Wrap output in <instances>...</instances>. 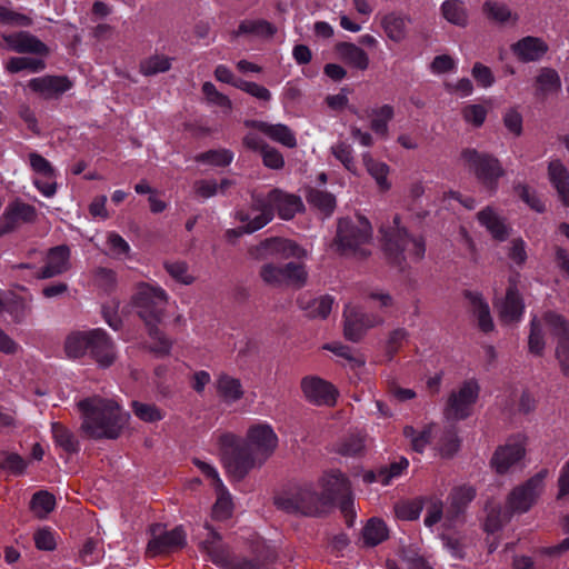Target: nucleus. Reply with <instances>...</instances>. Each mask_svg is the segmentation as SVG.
<instances>
[{"label": "nucleus", "mask_w": 569, "mask_h": 569, "mask_svg": "<svg viewBox=\"0 0 569 569\" xmlns=\"http://www.w3.org/2000/svg\"><path fill=\"white\" fill-rule=\"evenodd\" d=\"M548 469H541L523 485L512 489L507 498V507L512 512H527L537 501L545 487Z\"/></svg>", "instance_id": "nucleus-11"}, {"label": "nucleus", "mask_w": 569, "mask_h": 569, "mask_svg": "<svg viewBox=\"0 0 569 569\" xmlns=\"http://www.w3.org/2000/svg\"><path fill=\"white\" fill-rule=\"evenodd\" d=\"M407 337L408 332L403 328H397L390 332L386 343V355L388 360H392L393 357L399 352Z\"/></svg>", "instance_id": "nucleus-63"}, {"label": "nucleus", "mask_w": 569, "mask_h": 569, "mask_svg": "<svg viewBox=\"0 0 569 569\" xmlns=\"http://www.w3.org/2000/svg\"><path fill=\"white\" fill-rule=\"evenodd\" d=\"M512 53L522 63L540 61L549 51L548 43L539 37L527 36L510 47Z\"/></svg>", "instance_id": "nucleus-22"}, {"label": "nucleus", "mask_w": 569, "mask_h": 569, "mask_svg": "<svg viewBox=\"0 0 569 569\" xmlns=\"http://www.w3.org/2000/svg\"><path fill=\"white\" fill-rule=\"evenodd\" d=\"M82 422L80 430L90 439H118L129 420V413L111 399L99 396L78 402Z\"/></svg>", "instance_id": "nucleus-1"}, {"label": "nucleus", "mask_w": 569, "mask_h": 569, "mask_svg": "<svg viewBox=\"0 0 569 569\" xmlns=\"http://www.w3.org/2000/svg\"><path fill=\"white\" fill-rule=\"evenodd\" d=\"M306 199L311 207L318 209L325 217L331 216L336 208V198L328 191L310 188Z\"/></svg>", "instance_id": "nucleus-42"}, {"label": "nucleus", "mask_w": 569, "mask_h": 569, "mask_svg": "<svg viewBox=\"0 0 569 569\" xmlns=\"http://www.w3.org/2000/svg\"><path fill=\"white\" fill-rule=\"evenodd\" d=\"M372 117L370 122V129L378 136L387 138L389 134V121L395 116L393 107L390 104H383L380 108L373 109L370 113Z\"/></svg>", "instance_id": "nucleus-43"}, {"label": "nucleus", "mask_w": 569, "mask_h": 569, "mask_svg": "<svg viewBox=\"0 0 569 569\" xmlns=\"http://www.w3.org/2000/svg\"><path fill=\"white\" fill-rule=\"evenodd\" d=\"M247 127L257 129L270 140L282 144L283 147L293 149L297 147V139L293 131L286 124H271L260 120H251L246 122Z\"/></svg>", "instance_id": "nucleus-28"}, {"label": "nucleus", "mask_w": 569, "mask_h": 569, "mask_svg": "<svg viewBox=\"0 0 569 569\" xmlns=\"http://www.w3.org/2000/svg\"><path fill=\"white\" fill-rule=\"evenodd\" d=\"M336 52L349 66L361 71L369 67V57L363 49L351 42H338L335 46Z\"/></svg>", "instance_id": "nucleus-33"}, {"label": "nucleus", "mask_w": 569, "mask_h": 569, "mask_svg": "<svg viewBox=\"0 0 569 569\" xmlns=\"http://www.w3.org/2000/svg\"><path fill=\"white\" fill-rule=\"evenodd\" d=\"M3 40L10 50L17 53H30L42 58L50 54L49 47L36 36L27 31L3 36Z\"/></svg>", "instance_id": "nucleus-23"}, {"label": "nucleus", "mask_w": 569, "mask_h": 569, "mask_svg": "<svg viewBox=\"0 0 569 569\" xmlns=\"http://www.w3.org/2000/svg\"><path fill=\"white\" fill-rule=\"evenodd\" d=\"M243 440L264 462L271 457L278 445V437L272 428L261 423L251 426Z\"/></svg>", "instance_id": "nucleus-16"}, {"label": "nucleus", "mask_w": 569, "mask_h": 569, "mask_svg": "<svg viewBox=\"0 0 569 569\" xmlns=\"http://www.w3.org/2000/svg\"><path fill=\"white\" fill-rule=\"evenodd\" d=\"M479 222L499 241L508 237V228L503 220L489 207L478 212Z\"/></svg>", "instance_id": "nucleus-38"}, {"label": "nucleus", "mask_w": 569, "mask_h": 569, "mask_svg": "<svg viewBox=\"0 0 569 569\" xmlns=\"http://www.w3.org/2000/svg\"><path fill=\"white\" fill-rule=\"evenodd\" d=\"M325 499L311 485H303L277 496L274 505L289 513L317 517L328 508Z\"/></svg>", "instance_id": "nucleus-9"}, {"label": "nucleus", "mask_w": 569, "mask_h": 569, "mask_svg": "<svg viewBox=\"0 0 569 569\" xmlns=\"http://www.w3.org/2000/svg\"><path fill=\"white\" fill-rule=\"evenodd\" d=\"M47 67V63L41 58H30V57H12L8 60L6 64L7 71L10 73H17L22 70H29L31 72H40L43 71Z\"/></svg>", "instance_id": "nucleus-45"}, {"label": "nucleus", "mask_w": 569, "mask_h": 569, "mask_svg": "<svg viewBox=\"0 0 569 569\" xmlns=\"http://www.w3.org/2000/svg\"><path fill=\"white\" fill-rule=\"evenodd\" d=\"M548 179L565 207H569V170L561 160H551L548 163Z\"/></svg>", "instance_id": "nucleus-30"}, {"label": "nucleus", "mask_w": 569, "mask_h": 569, "mask_svg": "<svg viewBox=\"0 0 569 569\" xmlns=\"http://www.w3.org/2000/svg\"><path fill=\"white\" fill-rule=\"evenodd\" d=\"M388 538L389 529L387 523L380 518H370L362 529V539L367 547H376Z\"/></svg>", "instance_id": "nucleus-37"}, {"label": "nucleus", "mask_w": 569, "mask_h": 569, "mask_svg": "<svg viewBox=\"0 0 569 569\" xmlns=\"http://www.w3.org/2000/svg\"><path fill=\"white\" fill-rule=\"evenodd\" d=\"M526 455V448L520 442H507L499 446L493 452L490 466L499 475H505L518 463Z\"/></svg>", "instance_id": "nucleus-25"}, {"label": "nucleus", "mask_w": 569, "mask_h": 569, "mask_svg": "<svg viewBox=\"0 0 569 569\" xmlns=\"http://www.w3.org/2000/svg\"><path fill=\"white\" fill-rule=\"evenodd\" d=\"M300 388L306 400L316 406L333 407L339 395L331 382L317 376L303 377Z\"/></svg>", "instance_id": "nucleus-15"}, {"label": "nucleus", "mask_w": 569, "mask_h": 569, "mask_svg": "<svg viewBox=\"0 0 569 569\" xmlns=\"http://www.w3.org/2000/svg\"><path fill=\"white\" fill-rule=\"evenodd\" d=\"M381 241L385 254L388 261L403 269L406 262V252L409 258L420 261L426 253V242L423 237L410 236L407 230L401 227V218L395 214L392 222L388 226H381Z\"/></svg>", "instance_id": "nucleus-4"}, {"label": "nucleus", "mask_w": 569, "mask_h": 569, "mask_svg": "<svg viewBox=\"0 0 569 569\" xmlns=\"http://www.w3.org/2000/svg\"><path fill=\"white\" fill-rule=\"evenodd\" d=\"M259 276L264 284L272 288H282L281 264L273 262L263 263L259 270Z\"/></svg>", "instance_id": "nucleus-59"}, {"label": "nucleus", "mask_w": 569, "mask_h": 569, "mask_svg": "<svg viewBox=\"0 0 569 569\" xmlns=\"http://www.w3.org/2000/svg\"><path fill=\"white\" fill-rule=\"evenodd\" d=\"M331 152L348 171L352 173L356 172L357 167L352 154V148L350 144L346 142H338L337 144L331 147Z\"/></svg>", "instance_id": "nucleus-61"}, {"label": "nucleus", "mask_w": 569, "mask_h": 569, "mask_svg": "<svg viewBox=\"0 0 569 569\" xmlns=\"http://www.w3.org/2000/svg\"><path fill=\"white\" fill-rule=\"evenodd\" d=\"M219 447L223 467L234 481L243 480L252 469L264 463L242 438L231 432L219 437Z\"/></svg>", "instance_id": "nucleus-6"}, {"label": "nucleus", "mask_w": 569, "mask_h": 569, "mask_svg": "<svg viewBox=\"0 0 569 569\" xmlns=\"http://www.w3.org/2000/svg\"><path fill=\"white\" fill-rule=\"evenodd\" d=\"M525 305L522 298L518 291L517 284L510 281L506 292L503 302L499 311L500 320L510 323L520 320L523 313Z\"/></svg>", "instance_id": "nucleus-31"}, {"label": "nucleus", "mask_w": 569, "mask_h": 569, "mask_svg": "<svg viewBox=\"0 0 569 569\" xmlns=\"http://www.w3.org/2000/svg\"><path fill=\"white\" fill-rule=\"evenodd\" d=\"M326 505L329 507L338 497L350 493L351 487L348 478L340 470H330L320 480Z\"/></svg>", "instance_id": "nucleus-27"}, {"label": "nucleus", "mask_w": 569, "mask_h": 569, "mask_svg": "<svg viewBox=\"0 0 569 569\" xmlns=\"http://www.w3.org/2000/svg\"><path fill=\"white\" fill-rule=\"evenodd\" d=\"M543 320L550 333L558 339L556 357L563 375L569 378V322L565 317L552 311L546 312Z\"/></svg>", "instance_id": "nucleus-14"}, {"label": "nucleus", "mask_w": 569, "mask_h": 569, "mask_svg": "<svg viewBox=\"0 0 569 569\" xmlns=\"http://www.w3.org/2000/svg\"><path fill=\"white\" fill-rule=\"evenodd\" d=\"M70 248L66 244L50 248L46 264L36 274L37 279H50L67 272L70 268Z\"/></svg>", "instance_id": "nucleus-24"}, {"label": "nucleus", "mask_w": 569, "mask_h": 569, "mask_svg": "<svg viewBox=\"0 0 569 569\" xmlns=\"http://www.w3.org/2000/svg\"><path fill=\"white\" fill-rule=\"evenodd\" d=\"M36 207L20 200L10 203L0 217V237L12 232L20 222L32 223L37 220Z\"/></svg>", "instance_id": "nucleus-18"}, {"label": "nucleus", "mask_w": 569, "mask_h": 569, "mask_svg": "<svg viewBox=\"0 0 569 569\" xmlns=\"http://www.w3.org/2000/svg\"><path fill=\"white\" fill-rule=\"evenodd\" d=\"M277 33V28L267 20H243L240 22L238 30L232 32V37L240 34H256L264 38H272Z\"/></svg>", "instance_id": "nucleus-40"}, {"label": "nucleus", "mask_w": 569, "mask_h": 569, "mask_svg": "<svg viewBox=\"0 0 569 569\" xmlns=\"http://www.w3.org/2000/svg\"><path fill=\"white\" fill-rule=\"evenodd\" d=\"M372 237V228L369 220L362 216L356 219L341 218L338 221L337 233L332 246L341 254L352 253L359 258H367L370 251L365 248Z\"/></svg>", "instance_id": "nucleus-7"}, {"label": "nucleus", "mask_w": 569, "mask_h": 569, "mask_svg": "<svg viewBox=\"0 0 569 569\" xmlns=\"http://www.w3.org/2000/svg\"><path fill=\"white\" fill-rule=\"evenodd\" d=\"M32 296L22 297L14 291L0 290V313L7 312L17 325L24 322L32 312Z\"/></svg>", "instance_id": "nucleus-20"}, {"label": "nucleus", "mask_w": 569, "mask_h": 569, "mask_svg": "<svg viewBox=\"0 0 569 569\" xmlns=\"http://www.w3.org/2000/svg\"><path fill=\"white\" fill-rule=\"evenodd\" d=\"M299 303L306 310L307 317L326 319L331 312L333 299L330 296H322L307 302L299 300Z\"/></svg>", "instance_id": "nucleus-44"}, {"label": "nucleus", "mask_w": 569, "mask_h": 569, "mask_svg": "<svg viewBox=\"0 0 569 569\" xmlns=\"http://www.w3.org/2000/svg\"><path fill=\"white\" fill-rule=\"evenodd\" d=\"M166 271L178 282L191 284L194 277L189 273L188 263L184 261H167L163 264Z\"/></svg>", "instance_id": "nucleus-60"}, {"label": "nucleus", "mask_w": 569, "mask_h": 569, "mask_svg": "<svg viewBox=\"0 0 569 569\" xmlns=\"http://www.w3.org/2000/svg\"><path fill=\"white\" fill-rule=\"evenodd\" d=\"M167 302L168 296L163 289L146 282L139 283L131 297V305L144 322L149 336L157 340V343L150 347V351L159 357L169 356L172 348V342L158 327L162 320Z\"/></svg>", "instance_id": "nucleus-2"}, {"label": "nucleus", "mask_w": 569, "mask_h": 569, "mask_svg": "<svg viewBox=\"0 0 569 569\" xmlns=\"http://www.w3.org/2000/svg\"><path fill=\"white\" fill-rule=\"evenodd\" d=\"M218 498L212 507V517L217 520H226L231 517L233 503L230 495L222 485V488H216Z\"/></svg>", "instance_id": "nucleus-54"}, {"label": "nucleus", "mask_w": 569, "mask_h": 569, "mask_svg": "<svg viewBox=\"0 0 569 569\" xmlns=\"http://www.w3.org/2000/svg\"><path fill=\"white\" fill-rule=\"evenodd\" d=\"M207 528L210 529L209 538L201 542V549L210 557L213 563L229 569L234 556L229 547L221 542L220 533L209 526Z\"/></svg>", "instance_id": "nucleus-29"}, {"label": "nucleus", "mask_w": 569, "mask_h": 569, "mask_svg": "<svg viewBox=\"0 0 569 569\" xmlns=\"http://www.w3.org/2000/svg\"><path fill=\"white\" fill-rule=\"evenodd\" d=\"M305 206L299 196L287 193L281 189L273 188L268 193L251 194L250 211L258 212L251 230H260L268 224L278 213L282 220H291L298 212L303 211Z\"/></svg>", "instance_id": "nucleus-5"}, {"label": "nucleus", "mask_w": 569, "mask_h": 569, "mask_svg": "<svg viewBox=\"0 0 569 569\" xmlns=\"http://www.w3.org/2000/svg\"><path fill=\"white\" fill-rule=\"evenodd\" d=\"M69 358L79 359L87 352L100 368H109L117 360L114 341L103 329H91L69 335L64 342Z\"/></svg>", "instance_id": "nucleus-3"}, {"label": "nucleus", "mask_w": 569, "mask_h": 569, "mask_svg": "<svg viewBox=\"0 0 569 569\" xmlns=\"http://www.w3.org/2000/svg\"><path fill=\"white\" fill-rule=\"evenodd\" d=\"M171 68V59L163 54H154L143 59L139 64V70L143 76H153L159 72H166Z\"/></svg>", "instance_id": "nucleus-50"}, {"label": "nucleus", "mask_w": 569, "mask_h": 569, "mask_svg": "<svg viewBox=\"0 0 569 569\" xmlns=\"http://www.w3.org/2000/svg\"><path fill=\"white\" fill-rule=\"evenodd\" d=\"M487 109L482 104H468L462 109L465 121L479 128L483 124L487 117Z\"/></svg>", "instance_id": "nucleus-64"}, {"label": "nucleus", "mask_w": 569, "mask_h": 569, "mask_svg": "<svg viewBox=\"0 0 569 569\" xmlns=\"http://www.w3.org/2000/svg\"><path fill=\"white\" fill-rule=\"evenodd\" d=\"M383 319L375 313H366L357 307L347 306L343 311V337L352 342H359L366 332L382 325Z\"/></svg>", "instance_id": "nucleus-13"}, {"label": "nucleus", "mask_w": 569, "mask_h": 569, "mask_svg": "<svg viewBox=\"0 0 569 569\" xmlns=\"http://www.w3.org/2000/svg\"><path fill=\"white\" fill-rule=\"evenodd\" d=\"M463 296L469 300L472 307V313L478 319L479 329L485 332H491L495 328L488 303L483 300L481 293L465 290Z\"/></svg>", "instance_id": "nucleus-32"}, {"label": "nucleus", "mask_w": 569, "mask_h": 569, "mask_svg": "<svg viewBox=\"0 0 569 569\" xmlns=\"http://www.w3.org/2000/svg\"><path fill=\"white\" fill-rule=\"evenodd\" d=\"M161 530L162 526L160 523H154L150 527L152 538L147 545L146 557L154 558L186 546V533L181 527H176L170 531Z\"/></svg>", "instance_id": "nucleus-12"}, {"label": "nucleus", "mask_w": 569, "mask_h": 569, "mask_svg": "<svg viewBox=\"0 0 569 569\" xmlns=\"http://www.w3.org/2000/svg\"><path fill=\"white\" fill-rule=\"evenodd\" d=\"M529 352L535 356H542L545 350V339L540 320L533 317L530 321V332L528 337Z\"/></svg>", "instance_id": "nucleus-55"}, {"label": "nucleus", "mask_w": 569, "mask_h": 569, "mask_svg": "<svg viewBox=\"0 0 569 569\" xmlns=\"http://www.w3.org/2000/svg\"><path fill=\"white\" fill-rule=\"evenodd\" d=\"M409 22V18L391 12L382 17L381 27L390 40L401 42L407 37V24Z\"/></svg>", "instance_id": "nucleus-35"}, {"label": "nucleus", "mask_w": 569, "mask_h": 569, "mask_svg": "<svg viewBox=\"0 0 569 569\" xmlns=\"http://www.w3.org/2000/svg\"><path fill=\"white\" fill-rule=\"evenodd\" d=\"M366 449V435L357 432L347 436L338 448V453L341 456H360Z\"/></svg>", "instance_id": "nucleus-51"}, {"label": "nucleus", "mask_w": 569, "mask_h": 569, "mask_svg": "<svg viewBox=\"0 0 569 569\" xmlns=\"http://www.w3.org/2000/svg\"><path fill=\"white\" fill-rule=\"evenodd\" d=\"M533 97L545 102L550 96L561 91L562 82L558 71L551 67H541L532 81Z\"/></svg>", "instance_id": "nucleus-21"}, {"label": "nucleus", "mask_w": 569, "mask_h": 569, "mask_svg": "<svg viewBox=\"0 0 569 569\" xmlns=\"http://www.w3.org/2000/svg\"><path fill=\"white\" fill-rule=\"evenodd\" d=\"M461 439L455 427L446 429L439 440V452L442 458H452L460 449Z\"/></svg>", "instance_id": "nucleus-52"}, {"label": "nucleus", "mask_w": 569, "mask_h": 569, "mask_svg": "<svg viewBox=\"0 0 569 569\" xmlns=\"http://www.w3.org/2000/svg\"><path fill=\"white\" fill-rule=\"evenodd\" d=\"M426 503L425 497L400 500L393 506L395 516L402 521H413L420 517Z\"/></svg>", "instance_id": "nucleus-41"}, {"label": "nucleus", "mask_w": 569, "mask_h": 569, "mask_svg": "<svg viewBox=\"0 0 569 569\" xmlns=\"http://www.w3.org/2000/svg\"><path fill=\"white\" fill-rule=\"evenodd\" d=\"M460 160L489 193H496L499 180L506 174L501 161L496 156L475 148H465L460 152Z\"/></svg>", "instance_id": "nucleus-8"}, {"label": "nucleus", "mask_w": 569, "mask_h": 569, "mask_svg": "<svg viewBox=\"0 0 569 569\" xmlns=\"http://www.w3.org/2000/svg\"><path fill=\"white\" fill-rule=\"evenodd\" d=\"M477 490L471 485H460L453 487L448 496L449 506L447 518L450 521L459 519L465 515L470 502L476 498Z\"/></svg>", "instance_id": "nucleus-26"}, {"label": "nucleus", "mask_w": 569, "mask_h": 569, "mask_svg": "<svg viewBox=\"0 0 569 569\" xmlns=\"http://www.w3.org/2000/svg\"><path fill=\"white\" fill-rule=\"evenodd\" d=\"M51 432L54 443L68 455L78 453L80 442L72 430L61 422L51 423Z\"/></svg>", "instance_id": "nucleus-36"}, {"label": "nucleus", "mask_w": 569, "mask_h": 569, "mask_svg": "<svg viewBox=\"0 0 569 569\" xmlns=\"http://www.w3.org/2000/svg\"><path fill=\"white\" fill-rule=\"evenodd\" d=\"M260 257L289 259L305 257L307 251L302 249L297 242L284 238H268L263 240L259 248Z\"/></svg>", "instance_id": "nucleus-19"}, {"label": "nucleus", "mask_w": 569, "mask_h": 569, "mask_svg": "<svg viewBox=\"0 0 569 569\" xmlns=\"http://www.w3.org/2000/svg\"><path fill=\"white\" fill-rule=\"evenodd\" d=\"M132 412L143 422L152 423L163 419V411L154 403H144L140 401L131 402Z\"/></svg>", "instance_id": "nucleus-53"}, {"label": "nucleus", "mask_w": 569, "mask_h": 569, "mask_svg": "<svg viewBox=\"0 0 569 569\" xmlns=\"http://www.w3.org/2000/svg\"><path fill=\"white\" fill-rule=\"evenodd\" d=\"M0 468L14 476H20L26 471L27 462L16 452L0 451Z\"/></svg>", "instance_id": "nucleus-56"}, {"label": "nucleus", "mask_w": 569, "mask_h": 569, "mask_svg": "<svg viewBox=\"0 0 569 569\" xmlns=\"http://www.w3.org/2000/svg\"><path fill=\"white\" fill-rule=\"evenodd\" d=\"M72 86L73 82L68 76L46 74L28 82V88L44 100L59 99Z\"/></svg>", "instance_id": "nucleus-17"}, {"label": "nucleus", "mask_w": 569, "mask_h": 569, "mask_svg": "<svg viewBox=\"0 0 569 569\" xmlns=\"http://www.w3.org/2000/svg\"><path fill=\"white\" fill-rule=\"evenodd\" d=\"M363 164L371 177L375 178L381 189H389L387 177L389 173V167L380 161L375 160L369 153L362 156Z\"/></svg>", "instance_id": "nucleus-47"}, {"label": "nucleus", "mask_w": 569, "mask_h": 569, "mask_svg": "<svg viewBox=\"0 0 569 569\" xmlns=\"http://www.w3.org/2000/svg\"><path fill=\"white\" fill-rule=\"evenodd\" d=\"M409 466L407 458L401 457L389 466L380 467V483L387 486L393 478L399 477Z\"/></svg>", "instance_id": "nucleus-62"}, {"label": "nucleus", "mask_w": 569, "mask_h": 569, "mask_svg": "<svg viewBox=\"0 0 569 569\" xmlns=\"http://www.w3.org/2000/svg\"><path fill=\"white\" fill-rule=\"evenodd\" d=\"M54 507V496L46 490L36 492L30 501L31 511L40 519L46 518Z\"/></svg>", "instance_id": "nucleus-46"}, {"label": "nucleus", "mask_w": 569, "mask_h": 569, "mask_svg": "<svg viewBox=\"0 0 569 569\" xmlns=\"http://www.w3.org/2000/svg\"><path fill=\"white\" fill-rule=\"evenodd\" d=\"M282 273V288L291 287L295 289L302 288L308 280V272L306 266L299 262H288L281 264Z\"/></svg>", "instance_id": "nucleus-39"}, {"label": "nucleus", "mask_w": 569, "mask_h": 569, "mask_svg": "<svg viewBox=\"0 0 569 569\" xmlns=\"http://www.w3.org/2000/svg\"><path fill=\"white\" fill-rule=\"evenodd\" d=\"M250 552L252 558L266 568L277 559V552L262 538H256L250 541Z\"/></svg>", "instance_id": "nucleus-48"}, {"label": "nucleus", "mask_w": 569, "mask_h": 569, "mask_svg": "<svg viewBox=\"0 0 569 569\" xmlns=\"http://www.w3.org/2000/svg\"><path fill=\"white\" fill-rule=\"evenodd\" d=\"M216 388L218 396L227 403L239 401L244 395L241 381L227 373L219 375Z\"/></svg>", "instance_id": "nucleus-34"}, {"label": "nucleus", "mask_w": 569, "mask_h": 569, "mask_svg": "<svg viewBox=\"0 0 569 569\" xmlns=\"http://www.w3.org/2000/svg\"><path fill=\"white\" fill-rule=\"evenodd\" d=\"M480 386L476 379H468L462 382L458 390L451 391L448 397L443 415L447 420L459 421L467 419L472 407L477 402Z\"/></svg>", "instance_id": "nucleus-10"}, {"label": "nucleus", "mask_w": 569, "mask_h": 569, "mask_svg": "<svg viewBox=\"0 0 569 569\" xmlns=\"http://www.w3.org/2000/svg\"><path fill=\"white\" fill-rule=\"evenodd\" d=\"M483 13L486 17L498 23H506L513 18L517 21V16H512L509 7L498 1H486L482 6Z\"/></svg>", "instance_id": "nucleus-49"}, {"label": "nucleus", "mask_w": 569, "mask_h": 569, "mask_svg": "<svg viewBox=\"0 0 569 569\" xmlns=\"http://www.w3.org/2000/svg\"><path fill=\"white\" fill-rule=\"evenodd\" d=\"M198 162H209L218 167H227L231 163L233 154L227 149L209 150L196 156Z\"/></svg>", "instance_id": "nucleus-58"}, {"label": "nucleus", "mask_w": 569, "mask_h": 569, "mask_svg": "<svg viewBox=\"0 0 569 569\" xmlns=\"http://www.w3.org/2000/svg\"><path fill=\"white\" fill-rule=\"evenodd\" d=\"M441 12L446 20L456 26L465 27L467 24L468 17L466 10L452 0H447L442 3Z\"/></svg>", "instance_id": "nucleus-57"}]
</instances>
